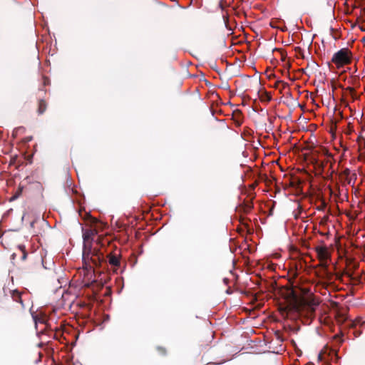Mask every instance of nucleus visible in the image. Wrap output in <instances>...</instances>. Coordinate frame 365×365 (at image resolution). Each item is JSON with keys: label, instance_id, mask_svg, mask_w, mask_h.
Masks as SVG:
<instances>
[{"label": "nucleus", "instance_id": "f257e3e1", "mask_svg": "<svg viewBox=\"0 0 365 365\" xmlns=\"http://www.w3.org/2000/svg\"><path fill=\"white\" fill-rule=\"evenodd\" d=\"M97 247H92L88 246L83 249V261L86 269L102 267L107 264V260L104 257V252L102 249L110 244V241L103 237L98 236L96 241Z\"/></svg>", "mask_w": 365, "mask_h": 365}, {"label": "nucleus", "instance_id": "f03ea898", "mask_svg": "<svg viewBox=\"0 0 365 365\" xmlns=\"http://www.w3.org/2000/svg\"><path fill=\"white\" fill-rule=\"evenodd\" d=\"M289 298L292 300L294 310L300 317L307 319H312L315 316L317 307L319 304V301L313 295L307 297L299 298L297 294L294 289H291L289 293Z\"/></svg>", "mask_w": 365, "mask_h": 365}, {"label": "nucleus", "instance_id": "7ed1b4c3", "mask_svg": "<svg viewBox=\"0 0 365 365\" xmlns=\"http://www.w3.org/2000/svg\"><path fill=\"white\" fill-rule=\"evenodd\" d=\"M87 220L88 223L90 225V228L82 229L83 248L88 246L92 247V242L93 241L94 237L97 235L99 230H102L104 227V224L102 222L91 215L88 216Z\"/></svg>", "mask_w": 365, "mask_h": 365}, {"label": "nucleus", "instance_id": "20e7f679", "mask_svg": "<svg viewBox=\"0 0 365 365\" xmlns=\"http://www.w3.org/2000/svg\"><path fill=\"white\" fill-rule=\"evenodd\" d=\"M352 53L348 48H344L336 52L331 58L337 68H340L351 63Z\"/></svg>", "mask_w": 365, "mask_h": 365}, {"label": "nucleus", "instance_id": "39448f33", "mask_svg": "<svg viewBox=\"0 0 365 365\" xmlns=\"http://www.w3.org/2000/svg\"><path fill=\"white\" fill-rule=\"evenodd\" d=\"M314 250L317 254V258L320 261L319 266L323 269L324 272L328 274L327 260L331 259V254L326 246H317Z\"/></svg>", "mask_w": 365, "mask_h": 365}, {"label": "nucleus", "instance_id": "423d86ee", "mask_svg": "<svg viewBox=\"0 0 365 365\" xmlns=\"http://www.w3.org/2000/svg\"><path fill=\"white\" fill-rule=\"evenodd\" d=\"M120 251L115 249L113 252H110L107 255V258L108 260L109 264H110L113 268L116 269L120 267Z\"/></svg>", "mask_w": 365, "mask_h": 365}, {"label": "nucleus", "instance_id": "0eeeda50", "mask_svg": "<svg viewBox=\"0 0 365 365\" xmlns=\"http://www.w3.org/2000/svg\"><path fill=\"white\" fill-rule=\"evenodd\" d=\"M47 109V103L43 99H39L38 101L37 113L39 115L43 114Z\"/></svg>", "mask_w": 365, "mask_h": 365}, {"label": "nucleus", "instance_id": "6e6552de", "mask_svg": "<svg viewBox=\"0 0 365 365\" xmlns=\"http://www.w3.org/2000/svg\"><path fill=\"white\" fill-rule=\"evenodd\" d=\"M11 297L14 301L21 304L22 307H24L23 299L21 298V293L17 290L12 291Z\"/></svg>", "mask_w": 365, "mask_h": 365}, {"label": "nucleus", "instance_id": "1a4fd4ad", "mask_svg": "<svg viewBox=\"0 0 365 365\" xmlns=\"http://www.w3.org/2000/svg\"><path fill=\"white\" fill-rule=\"evenodd\" d=\"M241 208L245 213L250 212L253 208V203L251 200L243 202Z\"/></svg>", "mask_w": 365, "mask_h": 365}, {"label": "nucleus", "instance_id": "9d476101", "mask_svg": "<svg viewBox=\"0 0 365 365\" xmlns=\"http://www.w3.org/2000/svg\"><path fill=\"white\" fill-rule=\"evenodd\" d=\"M326 163H329L327 173L330 172V177H332L334 170H333L334 161L332 159V155L331 154L327 155V157L326 158Z\"/></svg>", "mask_w": 365, "mask_h": 365}, {"label": "nucleus", "instance_id": "9b49d317", "mask_svg": "<svg viewBox=\"0 0 365 365\" xmlns=\"http://www.w3.org/2000/svg\"><path fill=\"white\" fill-rule=\"evenodd\" d=\"M345 275L347 276L349 278L350 281H351L355 284L360 282V279L359 277H354L352 274L349 272H346Z\"/></svg>", "mask_w": 365, "mask_h": 365}, {"label": "nucleus", "instance_id": "f8f14e48", "mask_svg": "<svg viewBox=\"0 0 365 365\" xmlns=\"http://www.w3.org/2000/svg\"><path fill=\"white\" fill-rule=\"evenodd\" d=\"M341 176L345 178V180L349 178V176L351 175V170L349 168H346L342 173Z\"/></svg>", "mask_w": 365, "mask_h": 365}, {"label": "nucleus", "instance_id": "ddd939ff", "mask_svg": "<svg viewBox=\"0 0 365 365\" xmlns=\"http://www.w3.org/2000/svg\"><path fill=\"white\" fill-rule=\"evenodd\" d=\"M329 165V163H326V159L324 161H322L319 164V168L321 170V171H324L327 166Z\"/></svg>", "mask_w": 365, "mask_h": 365}, {"label": "nucleus", "instance_id": "4468645a", "mask_svg": "<svg viewBox=\"0 0 365 365\" xmlns=\"http://www.w3.org/2000/svg\"><path fill=\"white\" fill-rule=\"evenodd\" d=\"M277 84H281V88H280V91L282 92V91L284 88H286L287 87L289 86V84L286 82H284L282 81H277Z\"/></svg>", "mask_w": 365, "mask_h": 365}, {"label": "nucleus", "instance_id": "2eb2a0df", "mask_svg": "<svg viewBox=\"0 0 365 365\" xmlns=\"http://www.w3.org/2000/svg\"><path fill=\"white\" fill-rule=\"evenodd\" d=\"M22 190L23 188L19 187L18 188V190H16L15 195H14V197H12L13 199H16L17 197H19V196L21 194L22 192Z\"/></svg>", "mask_w": 365, "mask_h": 365}, {"label": "nucleus", "instance_id": "dca6fc26", "mask_svg": "<svg viewBox=\"0 0 365 365\" xmlns=\"http://www.w3.org/2000/svg\"><path fill=\"white\" fill-rule=\"evenodd\" d=\"M157 350L158 351V352L161 354V355H165L166 353H167V351L165 349V348L164 347H162V346H158L157 348Z\"/></svg>", "mask_w": 365, "mask_h": 365}, {"label": "nucleus", "instance_id": "f3484780", "mask_svg": "<svg viewBox=\"0 0 365 365\" xmlns=\"http://www.w3.org/2000/svg\"><path fill=\"white\" fill-rule=\"evenodd\" d=\"M356 177V174L355 173H352L349 178H347L346 180H345L348 184H351V181L353 180V179H355Z\"/></svg>", "mask_w": 365, "mask_h": 365}, {"label": "nucleus", "instance_id": "a211bd4d", "mask_svg": "<svg viewBox=\"0 0 365 365\" xmlns=\"http://www.w3.org/2000/svg\"><path fill=\"white\" fill-rule=\"evenodd\" d=\"M334 339L339 341V344L342 343L343 341V339L341 338V336H339V334H336L334 336Z\"/></svg>", "mask_w": 365, "mask_h": 365}, {"label": "nucleus", "instance_id": "6ab92c4d", "mask_svg": "<svg viewBox=\"0 0 365 365\" xmlns=\"http://www.w3.org/2000/svg\"><path fill=\"white\" fill-rule=\"evenodd\" d=\"M50 83V80L48 77L43 76V86L48 85Z\"/></svg>", "mask_w": 365, "mask_h": 365}, {"label": "nucleus", "instance_id": "aec40b11", "mask_svg": "<svg viewBox=\"0 0 365 365\" xmlns=\"http://www.w3.org/2000/svg\"><path fill=\"white\" fill-rule=\"evenodd\" d=\"M346 91H349V93L351 94V95H354V93H355V90L354 88L352 87H347L346 88Z\"/></svg>", "mask_w": 365, "mask_h": 365}, {"label": "nucleus", "instance_id": "412c9836", "mask_svg": "<svg viewBox=\"0 0 365 365\" xmlns=\"http://www.w3.org/2000/svg\"><path fill=\"white\" fill-rule=\"evenodd\" d=\"M31 140H32V137H31V136H30V137H26V138H25V139H24V142H25V143H27V142L31 141Z\"/></svg>", "mask_w": 365, "mask_h": 365}, {"label": "nucleus", "instance_id": "4be33fe9", "mask_svg": "<svg viewBox=\"0 0 365 365\" xmlns=\"http://www.w3.org/2000/svg\"><path fill=\"white\" fill-rule=\"evenodd\" d=\"M265 98L267 101H269L271 100V96L268 94H266Z\"/></svg>", "mask_w": 365, "mask_h": 365}, {"label": "nucleus", "instance_id": "5701e85b", "mask_svg": "<svg viewBox=\"0 0 365 365\" xmlns=\"http://www.w3.org/2000/svg\"><path fill=\"white\" fill-rule=\"evenodd\" d=\"M332 177H330V172L327 173V178L331 179Z\"/></svg>", "mask_w": 365, "mask_h": 365}, {"label": "nucleus", "instance_id": "b1692460", "mask_svg": "<svg viewBox=\"0 0 365 365\" xmlns=\"http://www.w3.org/2000/svg\"><path fill=\"white\" fill-rule=\"evenodd\" d=\"M326 207V203L324 202H322L321 208L323 209Z\"/></svg>", "mask_w": 365, "mask_h": 365}, {"label": "nucleus", "instance_id": "393cba45", "mask_svg": "<svg viewBox=\"0 0 365 365\" xmlns=\"http://www.w3.org/2000/svg\"><path fill=\"white\" fill-rule=\"evenodd\" d=\"M37 222H38V221H37V220L33 221V222L31 223V227H34V224H35V223H37Z\"/></svg>", "mask_w": 365, "mask_h": 365}, {"label": "nucleus", "instance_id": "a878e982", "mask_svg": "<svg viewBox=\"0 0 365 365\" xmlns=\"http://www.w3.org/2000/svg\"><path fill=\"white\" fill-rule=\"evenodd\" d=\"M290 185L292 187H294L296 185V183L294 182H291Z\"/></svg>", "mask_w": 365, "mask_h": 365}, {"label": "nucleus", "instance_id": "bb28decb", "mask_svg": "<svg viewBox=\"0 0 365 365\" xmlns=\"http://www.w3.org/2000/svg\"><path fill=\"white\" fill-rule=\"evenodd\" d=\"M280 84H277V82L275 83L274 87L278 88Z\"/></svg>", "mask_w": 365, "mask_h": 365}, {"label": "nucleus", "instance_id": "cd10ccee", "mask_svg": "<svg viewBox=\"0 0 365 365\" xmlns=\"http://www.w3.org/2000/svg\"><path fill=\"white\" fill-rule=\"evenodd\" d=\"M360 29H361V31H365L364 27H360Z\"/></svg>", "mask_w": 365, "mask_h": 365}, {"label": "nucleus", "instance_id": "c85d7f7f", "mask_svg": "<svg viewBox=\"0 0 365 365\" xmlns=\"http://www.w3.org/2000/svg\"><path fill=\"white\" fill-rule=\"evenodd\" d=\"M321 358H322V354H320L319 355V359H321Z\"/></svg>", "mask_w": 365, "mask_h": 365}, {"label": "nucleus", "instance_id": "c756f323", "mask_svg": "<svg viewBox=\"0 0 365 365\" xmlns=\"http://www.w3.org/2000/svg\"><path fill=\"white\" fill-rule=\"evenodd\" d=\"M25 257H26V253H24L23 258H25Z\"/></svg>", "mask_w": 365, "mask_h": 365}, {"label": "nucleus", "instance_id": "7c9ffc66", "mask_svg": "<svg viewBox=\"0 0 365 365\" xmlns=\"http://www.w3.org/2000/svg\"><path fill=\"white\" fill-rule=\"evenodd\" d=\"M308 365H314V364H312V363H310V364H309Z\"/></svg>", "mask_w": 365, "mask_h": 365}, {"label": "nucleus", "instance_id": "2f4dec72", "mask_svg": "<svg viewBox=\"0 0 365 365\" xmlns=\"http://www.w3.org/2000/svg\"><path fill=\"white\" fill-rule=\"evenodd\" d=\"M364 11H365V8H364Z\"/></svg>", "mask_w": 365, "mask_h": 365}]
</instances>
